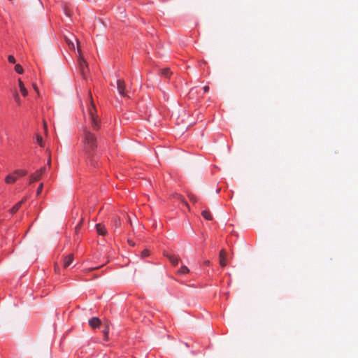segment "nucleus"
<instances>
[{
    "label": "nucleus",
    "mask_w": 358,
    "mask_h": 358,
    "mask_svg": "<svg viewBox=\"0 0 358 358\" xmlns=\"http://www.w3.org/2000/svg\"><path fill=\"white\" fill-rule=\"evenodd\" d=\"M90 102L87 110L84 111L85 127L83 129V150L89 157L93 156L97 148L98 141L96 134L91 131H98L101 127V120L97 115L96 106L92 101V94L90 92Z\"/></svg>",
    "instance_id": "f257e3e1"
},
{
    "label": "nucleus",
    "mask_w": 358,
    "mask_h": 358,
    "mask_svg": "<svg viewBox=\"0 0 358 358\" xmlns=\"http://www.w3.org/2000/svg\"><path fill=\"white\" fill-rule=\"evenodd\" d=\"M78 52H79V58L78 60V66H79V71L83 78H86V73L87 70L88 69V65L87 62L81 57L80 55V50L79 47H78Z\"/></svg>",
    "instance_id": "f03ea898"
},
{
    "label": "nucleus",
    "mask_w": 358,
    "mask_h": 358,
    "mask_svg": "<svg viewBox=\"0 0 358 358\" xmlns=\"http://www.w3.org/2000/svg\"><path fill=\"white\" fill-rule=\"evenodd\" d=\"M125 83L122 80H117V89L119 92V94L122 96H127V92L125 91Z\"/></svg>",
    "instance_id": "7ed1b4c3"
},
{
    "label": "nucleus",
    "mask_w": 358,
    "mask_h": 358,
    "mask_svg": "<svg viewBox=\"0 0 358 358\" xmlns=\"http://www.w3.org/2000/svg\"><path fill=\"white\" fill-rule=\"evenodd\" d=\"M220 264L221 266L224 267L227 265V252L224 250H221L219 254Z\"/></svg>",
    "instance_id": "20e7f679"
},
{
    "label": "nucleus",
    "mask_w": 358,
    "mask_h": 358,
    "mask_svg": "<svg viewBox=\"0 0 358 358\" xmlns=\"http://www.w3.org/2000/svg\"><path fill=\"white\" fill-rule=\"evenodd\" d=\"M95 227L99 235L105 236L107 234V230L103 224L99 223L95 225Z\"/></svg>",
    "instance_id": "39448f33"
},
{
    "label": "nucleus",
    "mask_w": 358,
    "mask_h": 358,
    "mask_svg": "<svg viewBox=\"0 0 358 358\" xmlns=\"http://www.w3.org/2000/svg\"><path fill=\"white\" fill-rule=\"evenodd\" d=\"M73 260V255L72 254H69L64 258L63 266L64 268H67L71 264Z\"/></svg>",
    "instance_id": "423d86ee"
},
{
    "label": "nucleus",
    "mask_w": 358,
    "mask_h": 358,
    "mask_svg": "<svg viewBox=\"0 0 358 358\" xmlns=\"http://www.w3.org/2000/svg\"><path fill=\"white\" fill-rule=\"evenodd\" d=\"M121 226V220L120 217L118 216H114L112 220V227L114 228L115 231L119 229Z\"/></svg>",
    "instance_id": "0eeeda50"
},
{
    "label": "nucleus",
    "mask_w": 358,
    "mask_h": 358,
    "mask_svg": "<svg viewBox=\"0 0 358 358\" xmlns=\"http://www.w3.org/2000/svg\"><path fill=\"white\" fill-rule=\"evenodd\" d=\"M101 324V321L98 317H92L89 320V324L92 328L98 327Z\"/></svg>",
    "instance_id": "6e6552de"
},
{
    "label": "nucleus",
    "mask_w": 358,
    "mask_h": 358,
    "mask_svg": "<svg viewBox=\"0 0 358 358\" xmlns=\"http://www.w3.org/2000/svg\"><path fill=\"white\" fill-rule=\"evenodd\" d=\"M41 178V172L36 171L35 173H32L30 176L29 179V183L35 182L38 180H39Z\"/></svg>",
    "instance_id": "1a4fd4ad"
},
{
    "label": "nucleus",
    "mask_w": 358,
    "mask_h": 358,
    "mask_svg": "<svg viewBox=\"0 0 358 358\" xmlns=\"http://www.w3.org/2000/svg\"><path fill=\"white\" fill-rule=\"evenodd\" d=\"M17 180V177L14 176V174L8 175L5 178V182L7 184H13Z\"/></svg>",
    "instance_id": "9d476101"
},
{
    "label": "nucleus",
    "mask_w": 358,
    "mask_h": 358,
    "mask_svg": "<svg viewBox=\"0 0 358 358\" xmlns=\"http://www.w3.org/2000/svg\"><path fill=\"white\" fill-rule=\"evenodd\" d=\"M18 83H19V87H20L21 93L22 94V95L24 96H26L28 94V91L25 88L24 83H22V81L20 79L18 80Z\"/></svg>",
    "instance_id": "9b49d317"
},
{
    "label": "nucleus",
    "mask_w": 358,
    "mask_h": 358,
    "mask_svg": "<svg viewBox=\"0 0 358 358\" xmlns=\"http://www.w3.org/2000/svg\"><path fill=\"white\" fill-rule=\"evenodd\" d=\"M166 257L173 266H176L178 264L179 258L178 257L170 255H167Z\"/></svg>",
    "instance_id": "f8f14e48"
},
{
    "label": "nucleus",
    "mask_w": 358,
    "mask_h": 358,
    "mask_svg": "<svg viewBox=\"0 0 358 358\" xmlns=\"http://www.w3.org/2000/svg\"><path fill=\"white\" fill-rule=\"evenodd\" d=\"M22 205V201L17 202L15 205H14L13 206L12 208L10 209V210H9L10 213L11 214L15 213L20 209V208L21 207Z\"/></svg>",
    "instance_id": "ddd939ff"
},
{
    "label": "nucleus",
    "mask_w": 358,
    "mask_h": 358,
    "mask_svg": "<svg viewBox=\"0 0 358 358\" xmlns=\"http://www.w3.org/2000/svg\"><path fill=\"white\" fill-rule=\"evenodd\" d=\"M201 215L207 220H211L213 219V216L208 210H203Z\"/></svg>",
    "instance_id": "4468645a"
},
{
    "label": "nucleus",
    "mask_w": 358,
    "mask_h": 358,
    "mask_svg": "<svg viewBox=\"0 0 358 358\" xmlns=\"http://www.w3.org/2000/svg\"><path fill=\"white\" fill-rule=\"evenodd\" d=\"M27 172L25 170H15L13 172V174L16 175L17 176H24L27 175Z\"/></svg>",
    "instance_id": "2eb2a0df"
},
{
    "label": "nucleus",
    "mask_w": 358,
    "mask_h": 358,
    "mask_svg": "<svg viewBox=\"0 0 358 358\" xmlns=\"http://www.w3.org/2000/svg\"><path fill=\"white\" fill-rule=\"evenodd\" d=\"M189 271V268L186 266H182L178 270V273L179 274H185V273H187Z\"/></svg>",
    "instance_id": "dca6fc26"
},
{
    "label": "nucleus",
    "mask_w": 358,
    "mask_h": 358,
    "mask_svg": "<svg viewBox=\"0 0 358 358\" xmlns=\"http://www.w3.org/2000/svg\"><path fill=\"white\" fill-rule=\"evenodd\" d=\"M36 143L41 146V147H43L44 146V143H43V138L41 135H37L36 136Z\"/></svg>",
    "instance_id": "f3484780"
},
{
    "label": "nucleus",
    "mask_w": 358,
    "mask_h": 358,
    "mask_svg": "<svg viewBox=\"0 0 358 358\" xmlns=\"http://www.w3.org/2000/svg\"><path fill=\"white\" fill-rule=\"evenodd\" d=\"M162 75L168 78L171 75L170 69L168 68H166L162 71Z\"/></svg>",
    "instance_id": "a211bd4d"
},
{
    "label": "nucleus",
    "mask_w": 358,
    "mask_h": 358,
    "mask_svg": "<svg viewBox=\"0 0 358 358\" xmlns=\"http://www.w3.org/2000/svg\"><path fill=\"white\" fill-rule=\"evenodd\" d=\"M15 70L17 73L22 74L23 73V68L20 64H16L15 66Z\"/></svg>",
    "instance_id": "6ab92c4d"
},
{
    "label": "nucleus",
    "mask_w": 358,
    "mask_h": 358,
    "mask_svg": "<svg viewBox=\"0 0 358 358\" xmlns=\"http://www.w3.org/2000/svg\"><path fill=\"white\" fill-rule=\"evenodd\" d=\"M189 196V199L191 201L194 202V203H196L198 201H199V199L197 198L196 196H195L194 194H189L188 195Z\"/></svg>",
    "instance_id": "aec40b11"
},
{
    "label": "nucleus",
    "mask_w": 358,
    "mask_h": 358,
    "mask_svg": "<svg viewBox=\"0 0 358 358\" xmlns=\"http://www.w3.org/2000/svg\"><path fill=\"white\" fill-rule=\"evenodd\" d=\"M43 183H41L37 189V191H36V195L38 196L42 190H43Z\"/></svg>",
    "instance_id": "412c9836"
},
{
    "label": "nucleus",
    "mask_w": 358,
    "mask_h": 358,
    "mask_svg": "<svg viewBox=\"0 0 358 358\" xmlns=\"http://www.w3.org/2000/svg\"><path fill=\"white\" fill-rule=\"evenodd\" d=\"M8 59L10 63H12V64L15 63V59L13 55H9L8 57Z\"/></svg>",
    "instance_id": "4be33fe9"
},
{
    "label": "nucleus",
    "mask_w": 358,
    "mask_h": 358,
    "mask_svg": "<svg viewBox=\"0 0 358 358\" xmlns=\"http://www.w3.org/2000/svg\"><path fill=\"white\" fill-rule=\"evenodd\" d=\"M83 220L82 219L80 220V222L77 224V226L75 228L76 231H78L81 228L82 224H83Z\"/></svg>",
    "instance_id": "5701e85b"
},
{
    "label": "nucleus",
    "mask_w": 358,
    "mask_h": 358,
    "mask_svg": "<svg viewBox=\"0 0 358 358\" xmlns=\"http://www.w3.org/2000/svg\"><path fill=\"white\" fill-rule=\"evenodd\" d=\"M103 334H104V336H105V339L107 340L108 339V327H106V329L103 331Z\"/></svg>",
    "instance_id": "b1692460"
},
{
    "label": "nucleus",
    "mask_w": 358,
    "mask_h": 358,
    "mask_svg": "<svg viewBox=\"0 0 358 358\" xmlns=\"http://www.w3.org/2000/svg\"><path fill=\"white\" fill-rule=\"evenodd\" d=\"M177 198L180 199L182 202H183L187 206H188V203L184 200L183 197L180 195H177Z\"/></svg>",
    "instance_id": "393cba45"
},
{
    "label": "nucleus",
    "mask_w": 358,
    "mask_h": 358,
    "mask_svg": "<svg viewBox=\"0 0 358 358\" xmlns=\"http://www.w3.org/2000/svg\"><path fill=\"white\" fill-rule=\"evenodd\" d=\"M150 253H149V251L148 250H144L143 252H142V256L143 257H148L149 256Z\"/></svg>",
    "instance_id": "a878e982"
},
{
    "label": "nucleus",
    "mask_w": 358,
    "mask_h": 358,
    "mask_svg": "<svg viewBox=\"0 0 358 358\" xmlns=\"http://www.w3.org/2000/svg\"><path fill=\"white\" fill-rule=\"evenodd\" d=\"M66 42L69 45V46L70 47V48H74V44L73 43H72L69 39H66Z\"/></svg>",
    "instance_id": "bb28decb"
},
{
    "label": "nucleus",
    "mask_w": 358,
    "mask_h": 358,
    "mask_svg": "<svg viewBox=\"0 0 358 358\" xmlns=\"http://www.w3.org/2000/svg\"><path fill=\"white\" fill-rule=\"evenodd\" d=\"M15 99L16 102L17 103V104L20 105V97H19L18 94H16L15 96Z\"/></svg>",
    "instance_id": "cd10ccee"
},
{
    "label": "nucleus",
    "mask_w": 358,
    "mask_h": 358,
    "mask_svg": "<svg viewBox=\"0 0 358 358\" xmlns=\"http://www.w3.org/2000/svg\"><path fill=\"white\" fill-rule=\"evenodd\" d=\"M36 171L41 172V176H42L43 173L45 171V167H42L41 169H39Z\"/></svg>",
    "instance_id": "c85d7f7f"
},
{
    "label": "nucleus",
    "mask_w": 358,
    "mask_h": 358,
    "mask_svg": "<svg viewBox=\"0 0 358 358\" xmlns=\"http://www.w3.org/2000/svg\"><path fill=\"white\" fill-rule=\"evenodd\" d=\"M203 89L204 92H207L209 90V87L208 86H204Z\"/></svg>",
    "instance_id": "c756f323"
},
{
    "label": "nucleus",
    "mask_w": 358,
    "mask_h": 358,
    "mask_svg": "<svg viewBox=\"0 0 358 358\" xmlns=\"http://www.w3.org/2000/svg\"><path fill=\"white\" fill-rule=\"evenodd\" d=\"M210 261H209V260H207V261H205V262H204V264H205L206 265H207V266L210 265Z\"/></svg>",
    "instance_id": "7c9ffc66"
},
{
    "label": "nucleus",
    "mask_w": 358,
    "mask_h": 358,
    "mask_svg": "<svg viewBox=\"0 0 358 358\" xmlns=\"http://www.w3.org/2000/svg\"><path fill=\"white\" fill-rule=\"evenodd\" d=\"M33 87H34V90H35L36 92H38V87H37L36 85L34 84V85H33Z\"/></svg>",
    "instance_id": "2f4dec72"
},
{
    "label": "nucleus",
    "mask_w": 358,
    "mask_h": 358,
    "mask_svg": "<svg viewBox=\"0 0 358 358\" xmlns=\"http://www.w3.org/2000/svg\"><path fill=\"white\" fill-rule=\"evenodd\" d=\"M129 224H130L131 225H132L131 220V219H130L129 217Z\"/></svg>",
    "instance_id": "473e14b6"
},
{
    "label": "nucleus",
    "mask_w": 358,
    "mask_h": 358,
    "mask_svg": "<svg viewBox=\"0 0 358 358\" xmlns=\"http://www.w3.org/2000/svg\"><path fill=\"white\" fill-rule=\"evenodd\" d=\"M44 127H45V129L46 130L47 129V125H46L45 122H44Z\"/></svg>",
    "instance_id": "72a5a7b5"
},
{
    "label": "nucleus",
    "mask_w": 358,
    "mask_h": 358,
    "mask_svg": "<svg viewBox=\"0 0 358 358\" xmlns=\"http://www.w3.org/2000/svg\"><path fill=\"white\" fill-rule=\"evenodd\" d=\"M26 198L23 199L21 201H22V203L26 201Z\"/></svg>",
    "instance_id": "f704fd0d"
},
{
    "label": "nucleus",
    "mask_w": 358,
    "mask_h": 358,
    "mask_svg": "<svg viewBox=\"0 0 358 358\" xmlns=\"http://www.w3.org/2000/svg\"><path fill=\"white\" fill-rule=\"evenodd\" d=\"M129 244H131V245H134L133 242H131V241H129Z\"/></svg>",
    "instance_id": "c9c22d12"
},
{
    "label": "nucleus",
    "mask_w": 358,
    "mask_h": 358,
    "mask_svg": "<svg viewBox=\"0 0 358 358\" xmlns=\"http://www.w3.org/2000/svg\"><path fill=\"white\" fill-rule=\"evenodd\" d=\"M50 163H51V160H50V159L48 160V164L50 165Z\"/></svg>",
    "instance_id": "e433bc0d"
}]
</instances>
